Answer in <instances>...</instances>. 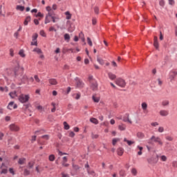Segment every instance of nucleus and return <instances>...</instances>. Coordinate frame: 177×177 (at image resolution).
Instances as JSON below:
<instances>
[{"label": "nucleus", "instance_id": "f03ea898", "mask_svg": "<svg viewBox=\"0 0 177 177\" xmlns=\"http://www.w3.org/2000/svg\"><path fill=\"white\" fill-rule=\"evenodd\" d=\"M18 99L21 103H26V102H28L30 100V96H28V95L22 94L19 96Z\"/></svg>", "mask_w": 177, "mask_h": 177}, {"label": "nucleus", "instance_id": "f257e3e1", "mask_svg": "<svg viewBox=\"0 0 177 177\" xmlns=\"http://www.w3.org/2000/svg\"><path fill=\"white\" fill-rule=\"evenodd\" d=\"M149 145H154V143H158L160 146H162L163 143L160 137H156V136H152L151 138L148 140Z\"/></svg>", "mask_w": 177, "mask_h": 177}, {"label": "nucleus", "instance_id": "13d9d810", "mask_svg": "<svg viewBox=\"0 0 177 177\" xmlns=\"http://www.w3.org/2000/svg\"><path fill=\"white\" fill-rule=\"evenodd\" d=\"M169 1V4L174 6L175 5V1L174 0H168Z\"/></svg>", "mask_w": 177, "mask_h": 177}, {"label": "nucleus", "instance_id": "473e14b6", "mask_svg": "<svg viewBox=\"0 0 177 177\" xmlns=\"http://www.w3.org/2000/svg\"><path fill=\"white\" fill-rule=\"evenodd\" d=\"M119 174L120 176H122V177H124V176H125V175H127L125 174V170H122V169L119 171Z\"/></svg>", "mask_w": 177, "mask_h": 177}, {"label": "nucleus", "instance_id": "c03bdc74", "mask_svg": "<svg viewBox=\"0 0 177 177\" xmlns=\"http://www.w3.org/2000/svg\"><path fill=\"white\" fill-rule=\"evenodd\" d=\"M37 38H38V34L35 33V34L32 35V41H37Z\"/></svg>", "mask_w": 177, "mask_h": 177}, {"label": "nucleus", "instance_id": "7c9ffc66", "mask_svg": "<svg viewBox=\"0 0 177 177\" xmlns=\"http://www.w3.org/2000/svg\"><path fill=\"white\" fill-rule=\"evenodd\" d=\"M16 9H17V10H20V12H23V10H24V6H17Z\"/></svg>", "mask_w": 177, "mask_h": 177}, {"label": "nucleus", "instance_id": "a211bd4d", "mask_svg": "<svg viewBox=\"0 0 177 177\" xmlns=\"http://www.w3.org/2000/svg\"><path fill=\"white\" fill-rule=\"evenodd\" d=\"M92 99L95 103H99L100 102V97H96V95H93Z\"/></svg>", "mask_w": 177, "mask_h": 177}, {"label": "nucleus", "instance_id": "393cba45", "mask_svg": "<svg viewBox=\"0 0 177 177\" xmlns=\"http://www.w3.org/2000/svg\"><path fill=\"white\" fill-rule=\"evenodd\" d=\"M33 52H37V53H38V55H41V53H42V50H41L39 48H35L33 49Z\"/></svg>", "mask_w": 177, "mask_h": 177}, {"label": "nucleus", "instance_id": "bf43d9fd", "mask_svg": "<svg viewBox=\"0 0 177 177\" xmlns=\"http://www.w3.org/2000/svg\"><path fill=\"white\" fill-rule=\"evenodd\" d=\"M73 168H74V169H75L76 171L80 169V167L77 165H73Z\"/></svg>", "mask_w": 177, "mask_h": 177}, {"label": "nucleus", "instance_id": "79ce46f5", "mask_svg": "<svg viewBox=\"0 0 177 177\" xmlns=\"http://www.w3.org/2000/svg\"><path fill=\"white\" fill-rule=\"evenodd\" d=\"M165 139L169 140V142H172L174 140V138L169 136H166Z\"/></svg>", "mask_w": 177, "mask_h": 177}, {"label": "nucleus", "instance_id": "f8f14e48", "mask_svg": "<svg viewBox=\"0 0 177 177\" xmlns=\"http://www.w3.org/2000/svg\"><path fill=\"white\" fill-rule=\"evenodd\" d=\"M153 46L156 49H158V38L156 36H155L153 39Z\"/></svg>", "mask_w": 177, "mask_h": 177}, {"label": "nucleus", "instance_id": "49530a36", "mask_svg": "<svg viewBox=\"0 0 177 177\" xmlns=\"http://www.w3.org/2000/svg\"><path fill=\"white\" fill-rule=\"evenodd\" d=\"M87 172H88V175H92L93 176H95L94 171H89V169H87Z\"/></svg>", "mask_w": 177, "mask_h": 177}, {"label": "nucleus", "instance_id": "a878e982", "mask_svg": "<svg viewBox=\"0 0 177 177\" xmlns=\"http://www.w3.org/2000/svg\"><path fill=\"white\" fill-rule=\"evenodd\" d=\"M65 15L66 16V20H70V19H71V14H70L69 11H66Z\"/></svg>", "mask_w": 177, "mask_h": 177}, {"label": "nucleus", "instance_id": "680f3d73", "mask_svg": "<svg viewBox=\"0 0 177 177\" xmlns=\"http://www.w3.org/2000/svg\"><path fill=\"white\" fill-rule=\"evenodd\" d=\"M96 23H97L96 18H93V19H92L93 26L96 25Z\"/></svg>", "mask_w": 177, "mask_h": 177}, {"label": "nucleus", "instance_id": "0e129e2a", "mask_svg": "<svg viewBox=\"0 0 177 177\" xmlns=\"http://www.w3.org/2000/svg\"><path fill=\"white\" fill-rule=\"evenodd\" d=\"M1 174H8V169H3L1 171Z\"/></svg>", "mask_w": 177, "mask_h": 177}, {"label": "nucleus", "instance_id": "4468645a", "mask_svg": "<svg viewBox=\"0 0 177 177\" xmlns=\"http://www.w3.org/2000/svg\"><path fill=\"white\" fill-rule=\"evenodd\" d=\"M108 76H109V80H115V78H117V76L114 74H113V73L111 72H109L108 73Z\"/></svg>", "mask_w": 177, "mask_h": 177}, {"label": "nucleus", "instance_id": "2f4dec72", "mask_svg": "<svg viewBox=\"0 0 177 177\" xmlns=\"http://www.w3.org/2000/svg\"><path fill=\"white\" fill-rule=\"evenodd\" d=\"M119 140H120V138H113V139L112 140V145H113V146H115L117 142H118Z\"/></svg>", "mask_w": 177, "mask_h": 177}, {"label": "nucleus", "instance_id": "2eb2a0df", "mask_svg": "<svg viewBox=\"0 0 177 177\" xmlns=\"http://www.w3.org/2000/svg\"><path fill=\"white\" fill-rule=\"evenodd\" d=\"M118 129H120V131H125V129H127V126L121 123L118 125Z\"/></svg>", "mask_w": 177, "mask_h": 177}, {"label": "nucleus", "instance_id": "aec40b11", "mask_svg": "<svg viewBox=\"0 0 177 177\" xmlns=\"http://www.w3.org/2000/svg\"><path fill=\"white\" fill-rule=\"evenodd\" d=\"M79 38L82 41V42H85V37L84 36V33L82 32H80Z\"/></svg>", "mask_w": 177, "mask_h": 177}, {"label": "nucleus", "instance_id": "774afa93", "mask_svg": "<svg viewBox=\"0 0 177 177\" xmlns=\"http://www.w3.org/2000/svg\"><path fill=\"white\" fill-rule=\"evenodd\" d=\"M151 125L152 127H157V126L158 125V122H152V123L151 124Z\"/></svg>", "mask_w": 177, "mask_h": 177}, {"label": "nucleus", "instance_id": "8fccbe9b", "mask_svg": "<svg viewBox=\"0 0 177 177\" xmlns=\"http://www.w3.org/2000/svg\"><path fill=\"white\" fill-rule=\"evenodd\" d=\"M42 139H45L46 140H48L49 136L48 135H44L41 136Z\"/></svg>", "mask_w": 177, "mask_h": 177}, {"label": "nucleus", "instance_id": "9d476101", "mask_svg": "<svg viewBox=\"0 0 177 177\" xmlns=\"http://www.w3.org/2000/svg\"><path fill=\"white\" fill-rule=\"evenodd\" d=\"M159 114L162 117H167V115H168V114H169V112H168V111H167V110H160L159 112Z\"/></svg>", "mask_w": 177, "mask_h": 177}, {"label": "nucleus", "instance_id": "5701e85b", "mask_svg": "<svg viewBox=\"0 0 177 177\" xmlns=\"http://www.w3.org/2000/svg\"><path fill=\"white\" fill-rule=\"evenodd\" d=\"M137 136L139 139H143L145 138V134L142 132L137 133Z\"/></svg>", "mask_w": 177, "mask_h": 177}, {"label": "nucleus", "instance_id": "a19ab883", "mask_svg": "<svg viewBox=\"0 0 177 177\" xmlns=\"http://www.w3.org/2000/svg\"><path fill=\"white\" fill-rule=\"evenodd\" d=\"M91 138H92V139H97V138H99V135L94 134L93 133H92Z\"/></svg>", "mask_w": 177, "mask_h": 177}, {"label": "nucleus", "instance_id": "5fc2aeb1", "mask_svg": "<svg viewBox=\"0 0 177 177\" xmlns=\"http://www.w3.org/2000/svg\"><path fill=\"white\" fill-rule=\"evenodd\" d=\"M69 136L70 138H74V136H75V133L73 131H71L69 133Z\"/></svg>", "mask_w": 177, "mask_h": 177}, {"label": "nucleus", "instance_id": "69168bd1", "mask_svg": "<svg viewBox=\"0 0 177 177\" xmlns=\"http://www.w3.org/2000/svg\"><path fill=\"white\" fill-rule=\"evenodd\" d=\"M28 80V77H27V75H24L22 77V80L27 81Z\"/></svg>", "mask_w": 177, "mask_h": 177}, {"label": "nucleus", "instance_id": "4d7b16f0", "mask_svg": "<svg viewBox=\"0 0 177 177\" xmlns=\"http://www.w3.org/2000/svg\"><path fill=\"white\" fill-rule=\"evenodd\" d=\"M158 132H160V133H162V132H164V127H160L158 128Z\"/></svg>", "mask_w": 177, "mask_h": 177}, {"label": "nucleus", "instance_id": "1a4fd4ad", "mask_svg": "<svg viewBox=\"0 0 177 177\" xmlns=\"http://www.w3.org/2000/svg\"><path fill=\"white\" fill-rule=\"evenodd\" d=\"M75 81H76V85L77 88H84V82L80 80L78 77L75 78Z\"/></svg>", "mask_w": 177, "mask_h": 177}, {"label": "nucleus", "instance_id": "c9c22d12", "mask_svg": "<svg viewBox=\"0 0 177 177\" xmlns=\"http://www.w3.org/2000/svg\"><path fill=\"white\" fill-rule=\"evenodd\" d=\"M49 17H48V16H46V19H45V21H44V23H45V24H48V23H50V19H49Z\"/></svg>", "mask_w": 177, "mask_h": 177}, {"label": "nucleus", "instance_id": "c85d7f7f", "mask_svg": "<svg viewBox=\"0 0 177 177\" xmlns=\"http://www.w3.org/2000/svg\"><path fill=\"white\" fill-rule=\"evenodd\" d=\"M64 38L65 41H67L68 42V41H70V35L68 33H66L64 36Z\"/></svg>", "mask_w": 177, "mask_h": 177}, {"label": "nucleus", "instance_id": "09e8293b", "mask_svg": "<svg viewBox=\"0 0 177 177\" xmlns=\"http://www.w3.org/2000/svg\"><path fill=\"white\" fill-rule=\"evenodd\" d=\"M28 167H29V168H33L34 167V162H28Z\"/></svg>", "mask_w": 177, "mask_h": 177}, {"label": "nucleus", "instance_id": "423d86ee", "mask_svg": "<svg viewBox=\"0 0 177 177\" xmlns=\"http://www.w3.org/2000/svg\"><path fill=\"white\" fill-rule=\"evenodd\" d=\"M97 82H96V80H93L91 82V89H92V91H97Z\"/></svg>", "mask_w": 177, "mask_h": 177}, {"label": "nucleus", "instance_id": "f704fd0d", "mask_svg": "<svg viewBox=\"0 0 177 177\" xmlns=\"http://www.w3.org/2000/svg\"><path fill=\"white\" fill-rule=\"evenodd\" d=\"M49 161H55V155L51 154L48 157Z\"/></svg>", "mask_w": 177, "mask_h": 177}, {"label": "nucleus", "instance_id": "de8ad7c7", "mask_svg": "<svg viewBox=\"0 0 177 177\" xmlns=\"http://www.w3.org/2000/svg\"><path fill=\"white\" fill-rule=\"evenodd\" d=\"M30 45L35 46H38V43L37 41H33L30 43Z\"/></svg>", "mask_w": 177, "mask_h": 177}, {"label": "nucleus", "instance_id": "7ed1b4c3", "mask_svg": "<svg viewBox=\"0 0 177 177\" xmlns=\"http://www.w3.org/2000/svg\"><path fill=\"white\" fill-rule=\"evenodd\" d=\"M147 162H149V164H151V165H154V164H157V162H158V156H152L151 158L147 159Z\"/></svg>", "mask_w": 177, "mask_h": 177}, {"label": "nucleus", "instance_id": "864d4df0", "mask_svg": "<svg viewBox=\"0 0 177 177\" xmlns=\"http://www.w3.org/2000/svg\"><path fill=\"white\" fill-rule=\"evenodd\" d=\"M36 17H44V14L41 13V12H39L36 15Z\"/></svg>", "mask_w": 177, "mask_h": 177}, {"label": "nucleus", "instance_id": "20e7f679", "mask_svg": "<svg viewBox=\"0 0 177 177\" xmlns=\"http://www.w3.org/2000/svg\"><path fill=\"white\" fill-rule=\"evenodd\" d=\"M116 85H118V86H121V88H125V85H127V83H125V80L121 78H118L115 81Z\"/></svg>", "mask_w": 177, "mask_h": 177}, {"label": "nucleus", "instance_id": "dca6fc26", "mask_svg": "<svg viewBox=\"0 0 177 177\" xmlns=\"http://www.w3.org/2000/svg\"><path fill=\"white\" fill-rule=\"evenodd\" d=\"M90 122H91L92 124H95V125H97V124H99V120L95 118H90Z\"/></svg>", "mask_w": 177, "mask_h": 177}, {"label": "nucleus", "instance_id": "6ab92c4d", "mask_svg": "<svg viewBox=\"0 0 177 177\" xmlns=\"http://www.w3.org/2000/svg\"><path fill=\"white\" fill-rule=\"evenodd\" d=\"M118 156H122L124 154V149L119 147L117 150Z\"/></svg>", "mask_w": 177, "mask_h": 177}, {"label": "nucleus", "instance_id": "a18cd8bd", "mask_svg": "<svg viewBox=\"0 0 177 177\" xmlns=\"http://www.w3.org/2000/svg\"><path fill=\"white\" fill-rule=\"evenodd\" d=\"M94 12L95 15H99V7H95Z\"/></svg>", "mask_w": 177, "mask_h": 177}, {"label": "nucleus", "instance_id": "e433bc0d", "mask_svg": "<svg viewBox=\"0 0 177 177\" xmlns=\"http://www.w3.org/2000/svg\"><path fill=\"white\" fill-rule=\"evenodd\" d=\"M24 175H25L26 176L30 175V170L25 169L24 171Z\"/></svg>", "mask_w": 177, "mask_h": 177}, {"label": "nucleus", "instance_id": "052dcab7", "mask_svg": "<svg viewBox=\"0 0 177 177\" xmlns=\"http://www.w3.org/2000/svg\"><path fill=\"white\" fill-rule=\"evenodd\" d=\"M35 80L36 82H39V81H41L39 80V77H38V75H35Z\"/></svg>", "mask_w": 177, "mask_h": 177}, {"label": "nucleus", "instance_id": "603ef678", "mask_svg": "<svg viewBox=\"0 0 177 177\" xmlns=\"http://www.w3.org/2000/svg\"><path fill=\"white\" fill-rule=\"evenodd\" d=\"M40 35H41V37H46V33H45V31L41 30Z\"/></svg>", "mask_w": 177, "mask_h": 177}, {"label": "nucleus", "instance_id": "39448f33", "mask_svg": "<svg viewBox=\"0 0 177 177\" xmlns=\"http://www.w3.org/2000/svg\"><path fill=\"white\" fill-rule=\"evenodd\" d=\"M177 76V68L174 71H172L169 73V80H170V81H174V80L175 79V77Z\"/></svg>", "mask_w": 177, "mask_h": 177}, {"label": "nucleus", "instance_id": "6e6d98bb", "mask_svg": "<svg viewBox=\"0 0 177 177\" xmlns=\"http://www.w3.org/2000/svg\"><path fill=\"white\" fill-rule=\"evenodd\" d=\"M37 110H39V111H44V107L42 106L39 105L37 107Z\"/></svg>", "mask_w": 177, "mask_h": 177}, {"label": "nucleus", "instance_id": "4be33fe9", "mask_svg": "<svg viewBox=\"0 0 177 177\" xmlns=\"http://www.w3.org/2000/svg\"><path fill=\"white\" fill-rule=\"evenodd\" d=\"M142 109L146 111V109H147V103L142 102L141 104Z\"/></svg>", "mask_w": 177, "mask_h": 177}, {"label": "nucleus", "instance_id": "412c9836", "mask_svg": "<svg viewBox=\"0 0 177 177\" xmlns=\"http://www.w3.org/2000/svg\"><path fill=\"white\" fill-rule=\"evenodd\" d=\"M25 162H26V158H21L19 159L18 164H19V165H23V164H24Z\"/></svg>", "mask_w": 177, "mask_h": 177}, {"label": "nucleus", "instance_id": "ea45409f", "mask_svg": "<svg viewBox=\"0 0 177 177\" xmlns=\"http://www.w3.org/2000/svg\"><path fill=\"white\" fill-rule=\"evenodd\" d=\"M52 20H53V23H56V21H57V20H59V18L57 17H52Z\"/></svg>", "mask_w": 177, "mask_h": 177}, {"label": "nucleus", "instance_id": "f3484780", "mask_svg": "<svg viewBox=\"0 0 177 177\" xmlns=\"http://www.w3.org/2000/svg\"><path fill=\"white\" fill-rule=\"evenodd\" d=\"M29 21H31V17L28 16L24 22V26H28Z\"/></svg>", "mask_w": 177, "mask_h": 177}, {"label": "nucleus", "instance_id": "37998d69", "mask_svg": "<svg viewBox=\"0 0 177 177\" xmlns=\"http://www.w3.org/2000/svg\"><path fill=\"white\" fill-rule=\"evenodd\" d=\"M54 15L53 12H52L48 11V13L46 16H48V17H51V19H52V17H55V15Z\"/></svg>", "mask_w": 177, "mask_h": 177}, {"label": "nucleus", "instance_id": "e2e57ef3", "mask_svg": "<svg viewBox=\"0 0 177 177\" xmlns=\"http://www.w3.org/2000/svg\"><path fill=\"white\" fill-rule=\"evenodd\" d=\"M49 31H55L56 32L57 30L53 26H51L49 28Z\"/></svg>", "mask_w": 177, "mask_h": 177}, {"label": "nucleus", "instance_id": "4c0bfd02", "mask_svg": "<svg viewBox=\"0 0 177 177\" xmlns=\"http://www.w3.org/2000/svg\"><path fill=\"white\" fill-rule=\"evenodd\" d=\"M168 104H169V101L168 100H165L162 102V105L164 106H168Z\"/></svg>", "mask_w": 177, "mask_h": 177}, {"label": "nucleus", "instance_id": "9b49d317", "mask_svg": "<svg viewBox=\"0 0 177 177\" xmlns=\"http://www.w3.org/2000/svg\"><path fill=\"white\" fill-rule=\"evenodd\" d=\"M10 131H15V132H17L20 129L17 125L12 124L11 125H10Z\"/></svg>", "mask_w": 177, "mask_h": 177}, {"label": "nucleus", "instance_id": "b1692460", "mask_svg": "<svg viewBox=\"0 0 177 177\" xmlns=\"http://www.w3.org/2000/svg\"><path fill=\"white\" fill-rule=\"evenodd\" d=\"M131 174L133 176H136V175H138V170H136V168L131 169Z\"/></svg>", "mask_w": 177, "mask_h": 177}, {"label": "nucleus", "instance_id": "3c124183", "mask_svg": "<svg viewBox=\"0 0 177 177\" xmlns=\"http://www.w3.org/2000/svg\"><path fill=\"white\" fill-rule=\"evenodd\" d=\"M10 56H12V57H14V56H15V53H14L13 48H10Z\"/></svg>", "mask_w": 177, "mask_h": 177}, {"label": "nucleus", "instance_id": "c756f323", "mask_svg": "<svg viewBox=\"0 0 177 177\" xmlns=\"http://www.w3.org/2000/svg\"><path fill=\"white\" fill-rule=\"evenodd\" d=\"M97 62H98V63H100L102 66H103V64H104V61L102 58L97 57Z\"/></svg>", "mask_w": 177, "mask_h": 177}, {"label": "nucleus", "instance_id": "338daca9", "mask_svg": "<svg viewBox=\"0 0 177 177\" xmlns=\"http://www.w3.org/2000/svg\"><path fill=\"white\" fill-rule=\"evenodd\" d=\"M161 160H162V161H167V156H161Z\"/></svg>", "mask_w": 177, "mask_h": 177}, {"label": "nucleus", "instance_id": "0eeeda50", "mask_svg": "<svg viewBox=\"0 0 177 177\" xmlns=\"http://www.w3.org/2000/svg\"><path fill=\"white\" fill-rule=\"evenodd\" d=\"M122 121L124 122H129V124H132V120L129 119V113H126L123 118H122Z\"/></svg>", "mask_w": 177, "mask_h": 177}, {"label": "nucleus", "instance_id": "58836bf2", "mask_svg": "<svg viewBox=\"0 0 177 177\" xmlns=\"http://www.w3.org/2000/svg\"><path fill=\"white\" fill-rule=\"evenodd\" d=\"M87 44L89 45V46H92L93 44L92 43V40L89 37H87Z\"/></svg>", "mask_w": 177, "mask_h": 177}, {"label": "nucleus", "instance_id": "cd10ccee", "mask_svg": "<svg viewBox=\"0 0 177 177\" xmlns=\"http://www.w3.org/2000/svg\"><path fill=\"white\" fill-rule=\"evenodd\" d=\"M19 56H21V57H26V54H24V50H20L19 52Z\"/></svg>", "mask_w": 177, "mask_h": 177}, {"label": "nucleus", "instance_id": "bb28decb", "mask_svg": "<svg viewBox=\"0 0 177 177\" xmlns=\"http://www.w3.org/2000/svg\"><path fill=\"white\" fill-rule=\"evenodd\" d=\"M64 129H66V131H68V129H70V125H68L67 122H64Z\"/></svg>", "mask_w": 177, "mask_h": 177}, {"label": "nucleus", "instance_id": "ddd939ff", "mask_svg": "<svg viewBox=\"0 0 177 177\" xmlns=\"http://www.w3.org/2000/svg\"><path fill=\"white\" fill-rule=\"evenodd\" d=\"M48 82L50 85H57V80L55 78L49 79Z\"/></svg>", "mask_w": 177, "mask_h": 177}, {"label": "nucleus", "instance_id": "6e6552de", "mask_svg": "<svg viewBox=\"0 0 177 177\" xmlns=\"http://www.w3.org/2000/svg\"><path fill=\"white\" fill-rule=\"evenodd\" d=\"M17 107V104H15V102H10L8 106L7 109H8V110H13V109H16Z\"/></svg>", "mask_w": 177, "mask_h": 177}, {"label": "nucleus", "instance_id": "72a5a7b5", "mask_svg": "<svg viewBox=\"0 0 177 177\" xmlns=\"http://www.w3.org/2000/svg\"><path fill=\"white\" fill-rule=\"evenodd\" d=\"M159 5L160 6H162V8H164L165 6V1L164 0H160L159 1Z\"/></svg>", "mask_w": 177, "mask_h": 177}]
</instances>
